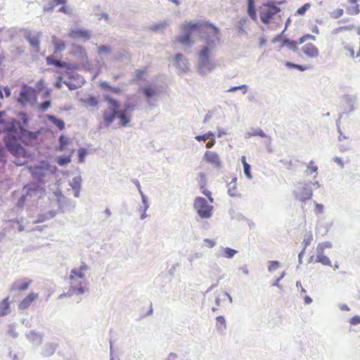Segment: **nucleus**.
Here are the masks:
<instances>
[{"mask_svg": "<svg viewBox=\"0 0 360 360\" xmlns=\"http://www.w3.org/2000/svg\"><path fill=\"white\" fill-rule=\"evenodd\" d=\"M18 120H13L8 127V135L13 134L17 135L19 139H28L30 141L37 139L39 131L33 132L27 130L25 127L27 125L28 117L26 113L20 112L18 115Z\"/></svg>", "mask_w": 360, "mask_h": 360, "instance_id": "obj_1", "label": "nucleus"}, {"mask_svg": "<svg viewBox=\"0 0 360 360\" xmlns=\"http://www.w3.org/2000/svg\"><path fill=\"white\" fill-rule=\"evenodd\" d=\"M202 26L205 27L204 31L199 32L205 34V41L206 44L202 47H207V50L213 51L220 44V31L212 23L206 22L202 24Z\"/></svg>", "mask_w": 360, "mask_h": 360, "instance_id": "obj_2", "label": "nucleus"}, {"mask_svg": "<svg viewBox=\"0 0 360 360\" xmlns=\"http://www.w3.org/2000/svg\"><path fill=\"white\" fill-rule=\"evenodd\" d=\"M205 27L202 23H185L181 26V34L177 37V40L183 45L191 46L193 41L191 39V35L194 32H201L204 31Z\"/></svg>", "mask_w": 360, "mask_h": 360, "instance_id": "obj_3", "label": "nucleus"}, {"mask_svg": "<svg viewBox=\"0 0 360 360\" xmlns=\"http://www.w3.org/2000/svg\"><path fill=\"white\" fill-rule=\"evenodd\" d=\"M212 51L207 50V47H202L199 52L198 68L202 75H206L216 68V63L210 58Z\"/></svg>", "mask_w": 360, "mask_h": 360, "instance_id": "obj_4", "label": "nucleus"}, {"mask_svg": "<svg viewBox=\"0 0 360 360\" xmlns=\"http://www.w3.org/2000/svg\"><path fill=\"white\" fill-rule=\"evenodd\" d=\"M104 100L108 103V108L103 112V124L108 127L114 121L120 108L119 103L108 95L104 96Z\"/></svg>", "mask_w": 360, "mask_h": 360, "instance_id": "obj_5", "label": "nucleus"}, {"mask_svg": "<svg viewBox=\"0 0 360 360\" xmlns=\"http://www.w3.org/2000/svg\"><path fill=\"white\" fill-rule=\"evenodd\" d=\"M139 91L143 94L148 105L150 107H153L155 106V104L153 101H157L158 100V98L162 93V88L155 83H150L140 87Z\"/></svg>", "mask_w": 360, "mask_h": 360, "instance_id": "obj_6", "label": "nucleus"}, {"mask_svg": "<svg viewBox=\"0 0 360 360\" xmlns=\"http://www.w3.org/2000/svg\"><path fill=\"white\" fill-rule=\"evenodd\" d=\"M193 209L201 219H210L212 216L214 207L208 205L205 198L197 197L194 200Z\"/></svg>", "mask_w": 360, "mask_h": 360, "instance_id": "obj_7", "label": "nucleus"}, {"mask_svg": "<svg viewBox=\"0 0 360 360\" xmlns=\"http://www.w3.org/2000/svg\"><path fill=\"white\" fill-rule=\"evenodd\" d=\"M37 94L36 90L26 84L22 86V88L19 94L18 98V102L22 105L27 103H34L37 101Z\"/></svg>", "mask_w": 360, "mask_h": 360, "instance_id": "obj_8", "label": "nucleus"}, {"mask_svg": "<svg viewBox=\"0 0 360 360\" xmlns=\"http://www.w3.org/2000/svg\"><path fill=\"white\" fill-rule=\"evenodd\" d=\"M17 135L13 134H8L7 140L6 141V146L8 150L15 156H25V150L18 143Z\"/></svg>", "mask_w": 360, "mask_h": 360, "instance_id": "obj_9", "label": "nucleus"}, {"mask_svg": "<svg viewBox=\"0 0 360 360\" xmlns=\"http://www.w3.org/2000/svg\"><path fill=\"white\" fill-rule=\"evenodd\" d=\"M56 169V166L50 165L47 162H42L41 166L32 168L31 173L39 181H41L43 178L46 177L49 173L53 174Z\"/></svg>", "mask_w": 360, "mask_h": 360, "instance_id": "obj_10", "label": "nucleus"}, {"mask_svg": "<svg viewBox=\"0 0 360 360\" xmlns=\"http://www.w3.org/2000/svg\"><path fill=\"white\" fill-rule=\"evenodd\" d=\"M58 204V210L61 213L72 212L75 207V202L66 198L60 192L55 193Z\"/></svg>", "mask_w": 360, "mask_h": 360, "instance_id": "obj_11", "label": "nucleus"}, {"mask_svg": "<svg viewBox=\"0 0 360 360\" xmlns=\"http://www.w3.org/2000/svg\"><path fill=\"white\" fill-rule=\"evenodd\" d=\"M22 191L27 196L28 200L32 202L41 198L44 193L43 188L37 185L25 186Z\"/></svg>", "mask_w": 360, "mask_h": 360, "instance_id": "obj_12", "label": "nucleus"}, {"mask_svg": "<svg viewBox=\"0 0 360 360\" xmlns=\"http://www.w3.org/2000/svg\"><path fill=\"white\" fill-rule=\"evenodd\" d=\"M294 193L296 199L300 201L309 200L312 196L311 183L305 182L303 184H300Z\"/></svg>", "mask_w": 360, "mask_h": 360, "instance_id": "obj_13", "label": "nucleus"}, {"mask_svg": "<svg viewBox=\"0 0 360 360\" xmlns=\"http://www.w3.org/2000/svg\"><path fill=\"white\" fill-rule=\"evenodd\" d=\"M266 6H268V9L264 10L260 13L261 21L266 25L269 23L274 15L281 11L280 8L277 7L274 4H268Z\"/></svg>", "mask_w": 360, "mask_h": 360, "instance_id": "obj_14", "label": "nucleus"}, {"mask_svg": "<svg viewBox=\"0 0 360 360\" xmlns=\"http://www.w3.org/2000/svg\"><path fill=\"white\" fill-rule=\"evenodd\" d=\"M203 160L208 164L211 165L214 169H221L222 162L219 155L213 151L207 150L203 155Z\"/></svg>", "mask_w": 360, "mask_h": 360, "instance_id": "obj_15", "label": "nucleus"}, {"mask_svg": "<svg viewBox=\"0 0 360 360\" xmlns=\"http://www.w3.org/2000/svg\"><path fill=\"white\" fill-rule=\"evenodd\" d=\"M70 279V289L76 295H83L86 291V288L84 286L85 281L74 278L73 277L69 276Z\"/></svg>", "mask_w": 360, "mask_h": 360, "instance_id": "obj_16", "label": "nucleus"}, {"mask_svg": "<svg viewBox=\"0 0 360 360\" xmlns=\"http://www.w3.org/2000/svg\"><path fill=\"white\" fill-rule=\"evenodd\" d=\"M89 269L90 267L86 263L81 262L78 268H74L70 271L69 276L85 281V273Z\"/></svg>", "mask_w": 360, "mask_h": 360, "instance_id": "obj_17", "label": "nucleus"}, {"mask_svg": "<svg viewBox=\"0 0 360 360\" xmlns=\"http://www.w3.org/2000/svg\"><path fill=\"white\" fill-rule=\"evenodd\" d=\"M175 60V65L179 69V73H185L189 70V63L187 58L183 54H176Z\"/></svg>", "mask_w": 360, "mask_h": 360, "instance_id": "obj_18", "label": "nucleus"}, {"mask_svg": "<svg viewBox=\"0 0 360 360\" xmlns=\"http://www.w3.org/2000/svg\"><path fill=\"white\" fill-rule=\"evenodd\" d=\"M32 283V281L26 278L16 280L12 284L11 287V290L25 291L26 290L30 285Z\"/></svg>", "mask_w": 360, "mask_h": 360, "instance_id": "obj_19", "label": "nucleus"}, {"mask_svg": "<svg viewBox=\"0 0 360 360\" xmlns=\"http://www.w3.org/2000/svg\"><path fill=\"white\" fill-rule=\"evenodd\" d=\"M41 35L40 32H37L35 34H32L31 32H27L25 33V39L30 43L31 46L36 49V52L39 51V37Z\"/></svg>", "mask_w": 360, "mask_h": 360, "instance_id": "obj_20", "label": "nucleus"}, {"mask_svg": "<svg viewBox=\"0 0 360 360\" xmlns=\"http://www.w3.org/2000/svg\"><path fill=\"white\" fill-rule=\"evenodd\" d=\"M69 37L73 39L82 38L84 40H89L91 37V32L83 29H72L69 32Z\"/></svg>", "mask_w": 360, "mask_h": 360, "instance_id": "obj_21", "label": "nucleus"}, {"mask_svg": "<svg viewBox=\"0 0 360 360\" xmlns=\"http://www.w3.org/2000/svg\"><path fill=\"white\" fill-rule=\"evenodd\" d=\"M38 297V293L30 292L20 302L18 305L19 309L25 310L28 309L31 304Z\"/></svg>", "mask_w": 360, "mask_h": 360, "instance_id": "obj_22", "label": "nucleus"}, {"mask_svg": "<svg viewBox=\"0 0 360 360\" xmlns=\"http://www.w3.org/2000/svg\"><path fill=\"white\" fill-rule=\"evenodd\" d=\"M72 53L82 62H87V53L82 46L74 44L72 46Z\"/></svg>", "mask_w": 360, "mask_h": 360, "instance_id": "obj_23", "label": "nucleus"}, {"mask_svg": "<svg viewBox=\"0 0 360 360\" xmlns=\"http://www.w3.org/2000/svg\"><path fill=\"white\" fill-rule=\"evenodd\" d=\"M238 252L237 250H233L231 248H224V247H219L218 250L216 252V257H225L227 259H231L233 258L235 255Z\"/></svg>", "mask_w": 360, "mask_h": 360, "instance_id": "obj_24", "label": "nucleus"}, {"mask_svg": "<svg viewBox=\"0 0 360 360\" xmlns=\"http://www.w3.org/2000/svg\"><path fill=\"white\" fill-rule=\"evenodd\" d=\"M302 51L309 58H316L319 54L318 49L311 43L304 45L302 48Z\"/></svg>", "mask_w": 360, "mask_h": 360, "instance_id": "obj_25", "label": "nucleus"}, {"mask_svg": "<svg viewBox=\"0 0 360 360\" xmlns=\"http://www.w3.org/2000/svg\"><path fill=\"white\" fill-rule=\"evenodd\" d=\"M141 201H142L143 205L139 207V211L141 213V215H140L141 219L143 220L148 217V215L146 214V211L149 208V203L148 202V198L144 193H141Z\"/></svg>", "mask_w": 360, "mask_h": 360, "instance_id": "obj_26", "label": "nucleus"}, {"mask_svg": "<svg viewBox=\"0 0 360 360\" xmlns=\"http://www.w3.org/2000/svg\"><path fill=\"white\" fill-rule=\"evenodd\" d=\"M171 23V20H165L149 27V29L154 32H163Z\"/></svg>", "mask_w": 360, "mask_h": 360, "instance_id": "obj_27", "label": "nucleus"}, {"mask_svg": "<svg viewBox=\"0 0 360 360\" xmlns=\"http://www.w3.org/2000/svg\"><path fill=\"white\" fill-rule=\"evenodd\" d=\"M66 0H48L44 4L43 9L44 12H49L53 11L55 6L60 4H65Z\"/></svg>", "mask_w": 360, "mask_h": 360, "instance_id": "obj_28", "label": "nucleus"}, {"mask_svg": "<svg viewBox=\"0 0 360 360\" xmlns=\"http://www.w3.org/2000/svg\"><path fill=\"white\" fill-rule=\"evenodd\" d=\"M260 136L262 138L266 137V134L264 132V131L261 128H254L252 127L249 129L248 131L245 135V139H250L252 136Z\"/></svg>", "mask_w": 360, "mask_h": 360, "instance_id": "obj_29", "label": "nucleus"}, {"mask_svg": "<svg viewBox=\"0 0 360 360\" xmlns=\"http://www.w3.org/2000/svg\"><path fill=\"white\" fill-rule=\"evenodd\" d=\"M217 324L216 328L220 334H223L226 329V322L223 316H219L216 319Z\"/></svg>", "mask_w": 360, "mask_h": 360, "instance_id": "obj_30", "label": "nucleus"}, {"mask_svg": "<svg viewBox=\"0 0 360 360\" xmlns=\"http://www.w3.org/2000/svg\"><path fill=\"white\" fill-rule=\"evenodd\" d=\"M316 262L321 263L324 266H332L330 259L328 257L324 255V252H317Z\"/></svg>", "mask_w": 360, "mask_h": 360, "instance_id": "obj_31", "label": "nucleus"}, {"mask_svg": "<svg viewBox=\"0 0 360 360\" xmlns=\"http://www.w3.org/2000/svg\"><path fill=\"white\" fill-rule=\"evenodd\" d=\"M9 297H7L0 302V316H4L9 313V305L8 301Z\"/></svg>", "mask_w": 360, "mask_h": 360, "instance_id": "obj_32", "label": "nucleus"}, {"mask_svg": "<svg viewBox=\"0 0 360 360\" xmlns=\"http://www.w3.org/2000/svg\"><path fill=\"white\" fill-rule=\"evenodd\" d=\"M46 118L49 121L54 124L60 130L65 128V123L63 120L57 118L52 115H46Z\"/></svg>", "mask_w": 360, "mask_h": 360, "instance_id": "obj_33", "label": "nucleus"}, {"mask_svg": "<svg viewBox=\"0 0 360 360\" xmlns=\"http://www.w3.org/2000/svg\"><path fill=\"white\" fill-rule=\"evenodd\" d=\"M52 43L55 48V52H61L65 49V44L63 40L58 39L56 36L52 37Z\"/></svg>", "mask_w": 360, "mask_h": 360, "instance_id": "obj_34", "label": "nucleus"}, {"mask_svg": "<svg viewBox=\"0 0 360 360\" xmlns=\"http://www.w3.org/2000/svg\"><path fill=\"white\" fill-rule=\"evenodd\" d=\"M344 101L349 106V112L354 110V105L356 103L357 98L355 95H345L343 98Z\"/></svg>", "mask_w": 360, "mask_h": 360, "instance_id": "obj_35", "label": "nucleus"}, {"mask_svg": "<svg viewBox=\"0 0 360 360\" xmlns=\"http://www.w3.org/2000/svg\"><path fill=\"white\" fill-rule=\"evenodd\" d=\"M117 117L120 120V124L122 127L127 126V124L129 122L130 119L128 117V113L124 112L120 108H118V112L117 114Z\"/></svg>", "mask_w": 360, "mask_h": 360, "instance_id": "obj_36", "label": "nucleus"}, {"mask_svg": "<svg viewBox=\"0 0 360 360\" xmlns=\"http://www.w3.org/2000/svg\"><path fill=\"white\" fill-rule=\"evenodd\" d=\"M228 193L231 197H236L237 195L236 178L233 179L231 182L228 184Z\"/></svg>", "mask_w": 360, "mask_h": 360, "instance_id": "obj_37", "label": "nucleus"}, {"mask_svg": "<svg viewBox=\"0 0 360 360\" xmlns=\"http://www.w3.org/2000/svg\"><path fill=\"white\" fill-rule=\"evenodd\" d=\"M27 338L34 342V344H40L41 342V337L38 333H36L34 331H30L27 334Z\"/></svg>", "mask_w": 360, "mask_h": 360, "instance_id": "obj_38", "label": "nucleus"}, {"mask_svg": "<svg viewBox=\"0 0 360 360\" xmlns=\"http://www.w3.org/2000/svg\"><path fill=\"white\" fill-rule=\"evenodd\" d=\"M82 181V176L80 175H78L72 178V179L70 181L69 185L71 186L72 189L81 188Z\"/></svg>", "mask_w": 360, "mask_h": 360, "instance_id": "obj_39", "label": "nucleus"}, {"mask_svg": "<svg viewBox=\"0 0 360 360\" xmlns=\"http://www.w3.org/2000/svg\"><path fill=\"white\" fill-rule=\"evenodd\" d=\"M70 162H71V158L70 156H68V155L59 156L56 159V162L58 163V165H60L61 167L67 165Z\"/></svg>", "mask_w": 360, "mask_h": 360, "instance_id": "obj_40", "label": "nucleus"}, {"mask_svg": "<svg viewBox=\"0 0 360 360\" xmlns=\"http://www.w3.org/2000/svg\"><path fill=\"white\" fill-rule=\"evenodd\" d=\"M297 42L289 39H285L283 41L282 46H286L289 49L295 51L297 50Z\"/></svg>", "mask_w": 360, "mask_h": 360, "instance_id": "obj_41", "label": "nucleus"}, {"mask_svg": "<svg viewBox=\"0 0 360 360\" xmlns=\"http://www.w3.org/2000/svg\"><path fill=\"white\" fill-rule=\"evenodd\" d=\"M112 49L108 45H101L98 46V54L99 56L107 55L111 53Z\"/></svg>", "mask_w": 360, "mask_h": 360, "instance_id": "obj_42", "label": "nucleus"}, {"mask_svg": "<svg viewBox=\"0 0 360 360\" xmlns=\"http://www.w3.org/2000/svg\"><path fill=\"white\" fill-rule=\"evenodd\" d=\"M333 247L332 243L330 241L323 242L319 243L316 248V252H324V249L326 248H331Z\"/></svg>", "mask_w": 360, "mask_h": 360, "instance_id": "obj_43", "label": "nucleus"}, {"mask_svg": "<svg viewBox=\"0 0 360 360\" xmlns=\"http://www.w3.org/2000/svg\"><path fill=\"white\" fill-rule=\"evenodd\" d=\"M136 105L129 101L125 102L123 105V109L121 110L124 112L129 113L134 110Z\"/></svg>", "mask_w": 360, "mask_h": 360, "instance_id": "obj_44", "label": "nucleus"}, {"mask_svg": "<svg viewBox=\"0 0 360 360\" xmlns=\"http://www.w3.org/2000/svg\"><path fill=\"white\" fill-rule=\"evenodd\" d=\"M353 5L347 8V13L352 15L359 14L360 12L359 6L356 4Z\"/></svg>", "mask_w": 360, "mask_h": 360, "instance_id": "obj_45", "label": "nucleus"}, {"mask_svg": "<svg viewBox=\"0 0 360 360\" xmlns=\"http://www.w3.org/2000/svg\"><path fill=\"white\" fill-rule=\"evenodd\" d=\"M237 90H242L243 94H245L248 91V86L246 84H242L240 86H232L227 90V92H234Z\"/></svg>", "mask_w": 360, "mask_h": 360, "instance_id": "obj_46", "label": "nucleus"}, {"mask_svg": "<svg viewBox=\"0 0 360 360\" xmlns=\"http://www.w3.org/2000/svg\"><path fill=\"white\" fill-rule=\"evenodd\" d=\"M268 263V271L269 272L275 271L281 266L280 262L278 261H269Z\"/></svg>", "mask_w": 360, "mask_h": 360, "instance_id": "obj_47", "label": "nucleus"}, {"mask_svg": "<svg viewBox=\"0 0 360 360\" xmlns=\"http://www.w3.org/2000/svg\"><path fill=\"white\" fill-rule=\"evenodd\" d=\"M51 106V101L46 100L41 103H40L38 106V110L40 112H45L48 110V108Z\"/></svg>", "mask_w": 360, "mask_h": 360, "instance_id": "obj_48", "label": "nucleus"}, {"mask_svg": "<svg viewBox=\"0 0 360 360\" xmlns=\"http://www.w3.org/2000/svg\"><path fill=\"white\" fill-rule=\"evenodd\" d=\"M56 346L53 343H49L45 345L44 353L46 355H51L54 353Z\"/></svg>", "mask_w": 360, "mask_h": 360, "instance_id": "obj_49", "label": "nucleus"}, {"mask_svg": "<svg viewBox=\"0 0 360 360\" xmlns=\"http://www.w3.org/2000/svg\"><path fill=\"white\" fill-rule=\"evenodd\" d=\"M68 140H69L68 138L63 135H61L59 137L60 149L61 150H63L65 148V146L68 145Z\"/></svg>", "mask_w": 360, "mask_h": 360, "instance_id": "obj_50", "label": "nucleus"}, {"mask_svg": "<svg viewBox=\"0 0 360 360\" xmlns=\"http://www.w3.org/2000/svg\"><path fill=\"white\" fill-rule=\"evenodd\" d=\"M314 161L313 160H311L308 165H307V173L308 174H312L313 172H315V173H317V170H318V167L315 165H314Z\"/></svg>", "mask_w": 360, "mask_h": 360, "instance_id": "obj_51", "label": "nucleus"}, {"mask_svg": "<svg viewBox=\"0 0 360 360\" xmlns=\"http://www.w3.org/2000/svg\"><path fill=\"white\" fill-rule=\"evenodd\" d=\"M85 103L92 107L96 106L98 104V101L94 96H89L85 100Z\"/></svg>", "mask_w": 360, "mask_h": 360, "instance_id": "obj_52", "label": "nucleus"}, {"mask_svg": "<svg viewBox=\"0 0 360 360\" xmlns=\"http://www.w3.org/2000/svg\"><path fill=\"white\" fill-rule=\"evenodd\" d=\"M86 155V150L85 148H81L78 150V159L79 162H83L84 160V157Z\"/></svg>", "mask_w": 360, "mask_h": 360, "instance_id": "obj_53", "label": "nucleus"}, {"mask_svg": "<svg viewBox=\"0 0 360 360\" xmlns=\"http://www.w3.org/2000/svg\"><path fill=\"white\" fill-rule=\"evenodd\" d=\"M308 39H312L314 41L316 39V37L314 35L309 34H305L299 39L298 44H302Z\"/></svg>", "mask_w": 360, "mask_h": 360, "instance_id": "obj_54", "label": "nucleus"}, {"mask_svg": "<svg viewBox=\"0 0 360 360\" xmlns=\"http://www.w3.org/2000/svg\"><path fill=\"white\" fill-rule=\"evenodd\" d=\"M58 64V68H65L68 70H71V69H73L74 68V65L72 64H70V63H66L65 61H61V60H59L58 63H57Z\"/></svg>", "mask_w": 360, "mask_h": 360, "instance_id": "obj_55", "label": "nucleus"}, {"mask_svg": "<svg viewBox=\"0 0 360 360\" xmlns=\"http://www.w3.org/2000/svg\"><path fill=\"white\" fill-rule=\"evenodd\" d=\"M27 196L23 193L21 197L19 198L17 202V205L20 207H22L25 202L29 201Z\"/></svg>", "mask_w": 360, "mask_h": 360, "instance_id": "obj_56", "label": "nucleus"}, {"mask_svg": "<svg viewBox=\"0 0 360 360\" xmlns=\"http://www.w3.org/2000/svg\"><path fill=\"white\" fill-rule=\"evenodd\" d=\"M310 7L309 4H305L302 6H301L300 8L297 10V13L299 15H304L306 12V11Z\"/></svg>", "mask_w": 360, "mask_h": 360, "instance_id": "obj_57", "label": "nucleus"}, {"mask_svg": "<svg viewBox=\"0 0 360 360\" xmlns=\"http://www.w3.org/2000/svg\"><path fill=\"white\" fill-rule=\"evenodd\" d=\"M203 243L205 246H207L209 248H212L215 246L216 242L214 240H211L209 238H205L203 240Z\"/></svg>", "mask_w": 360, "mask_h": 360, "instance_id": "obj_58", "label": "nucleus"}, {"mask_svg": "<svg viewBox=\"0 0 360 360\" xmlns=\"http://www.w3.org/2000/svg\"><path fill=\"white\" fill-rule=\"evenodd\" d=\"M202 257V253H201V252H195V254L190 255L188 257V260L190 262H193L194 260L198 259H200Z\"/></svg>", "mask_w": 360, "mask_h": 360, "instance_id": "obj_59", "label": "nucleus"}, {"mask_svg": "<svg viewBox=\"0 0 360 360\" xmlns=\"http://www.w3.org/2000/svg\"><path fill=\"white\" fill-rule=\"evenodd\" d=\"M46 62L48 65H53L56 67H58L57 63H58L59 60L54 59L52 56H49L46 58Z\"/></svg>", "mask_w": 360, "mask_h": 360, "instance_id": "obj_60", "label": "nucleus"}, {"mask_svg": "<svg viewBox=\"0 0 360 360\" xmlns=\"http://www.w3.org/2000/svg\"><path fill=\"white\" fill-rule=\"evenodd\" d=\"M343 15V10L341 8L336 9L331 13V16L334 18H338Z\"/></svg>", "mask_w": 360, "mask_h": 360, "instance_id": "obj_61", "label": "nucleus"}, {"mask_svg": "<svg viewBox=\"0 0 360 360\" xmlns=\"http://www.w3.org/2000/svg\"><path fill=\"white\" fill-rule=\"evenodd\" d=\"M63 83L70 89V90H74V89H77L79 85H77V84H75L73 83H72L70 81H68V80H64L63 81Z\"/></svg>", "mask_w": 360, "mask_h": 360, "instance_id": "obj_62", "label": "nucleus"}, {"mask_svg": "<svg viewBox=\"0 0 360 360\" xmlns=\"http://www.w3.org/2000/svg\"><path fill=\"white\" fill-rule=\"evenodd\" d=\"M349 323L350 324L354 326L360 324V316L356 315L353 316L352 318L350 319Z\"/></svg>", "mask_w": 360, "mask_h": 360, "instance_id": "obj_63", "label": "nucleus"}, {"mask_svg": "<svg viewBox=\"0 0 360 360\" xmlns=\"http://www.w3.org/2000/svg\"><path fill=\"white\" fill-rule=\"evenodd\" d=\"M281 163H282L284 166H285L288 169H291V167L292 165V162L291 160H280L279 161Z\"/></svg>", "mask_w": 360, "mask_h": 360, "instance_id": "obj_64", "label": "nucleus"}]
</instances>
